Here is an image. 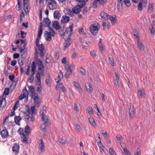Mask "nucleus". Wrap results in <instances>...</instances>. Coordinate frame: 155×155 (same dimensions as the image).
<instances>
[{
  "label": "nucleus",
  "mask_w": 155,
  "mask_h": 155,
  "mask_svg": "<svg viewBox=\"0 0 155 155\" xmlns=\"http://www.w3.org/2000/svg\"><path fill=\"white\" fill-rule=\"evenodd\" d=\"M86 4V2L83 0L80 5H77L75 7L72 8V11L74 13L77 14L78 13L81 11V8H82Z\"/></svg>",
  "instance_id": "nucleus-1"
},
{
  "label": "nucleus",
  "mask_w": 155,
  "mask_h": 155,
  "mask_svg": "<svg viewBox=\"0 0 155 155\" xmlns=\"http://www.w3.org/2000/svg\"><path fill=\"white\" fill-rule=\"evenodd\" d=\"M46 2L51 9H54L57 8L56 2L54 0H46Z\"/></svg>",
  "instance_id": "nucleus-2"
},
{
  "label": "nucleus",
  "mask_w": 155,
  "mask_h": 155,
  "mask_svg": "<svg viewBox=\"0 0 155 155\" xmlns=\"http://www.w3.org/2000/svg\"><path fill=\"white\" fill-rule=\"evenodd\" d=\"M73 29V25H71L69 26L68 28H66L64 34V36L68 37V38L72 34V31Z\"/></svg>",
  "instance_id": "nucleus-3"
},
{
  "label": "nucleus",
  "mask_w": 155,
  "mask_h": 155,
  "mask_svg": "<svg viewBox=\"0 0 155 155\" xmlns=\"http://www.w3.org/2000/svg\"><path fill=\"white\" fill-rule=\"evenodd\" d=\"M29 0H23V3L24 5L23 9L24 10L25 12L28 14L29 13L30 8L28 6V2Z\"/></svg>",
  "instance_id": "nucleus-4"
},
{
  "label": "nucleus",
  "mask_w": 155,
  "mask_h": 155,
  "mask_svg": "<svg viewBox=\"0 0 155 155\" xmlns=\"http://www.w3.org/2000/svg\"><path fill=\"white\" fill-rule=\"evenodd\" d=\"M98 30V28L93 25H91L90 27V31L94 35H96L97 34Z\"/></svg>",
  "instance_id": "nucleus-5"
},
{
  "label": "nucleus",
  "mask_w": 155,
  "mask_h": 155,
  "mask_svg": "<svg viewBox=\"0 0 155 155\" xmlns=\"http://www.w3.org/2000/svg\"><path fill=\"white\" fill-rule=\"evenodd\" d=\"M129 115L130 118L133 119L134 117V106L132 104L130 103V108L129 109Z\"/></svg>",
  "instance_id": "nucleus-6"
},
{
  "label": "nucleus",
  "mask_w": 155,
  "mask_h": 155,
  "mask_svg": "<svg viewBox=\"0 0 155 155\" xmlns=\"http://www.w3.org/2000/svg\"><path fill=\"white\" fill-rule=\"evenodd\" d=\"M35 59L37 62V64L38 65L42 64V62L41 60L39 58H38V51L37 49L36 48H35Z\"/></svg>",
  "instance_id": "nucleus-7"
},
{
  "label": "nucleus",
  "mask_w": 155,
  "mask_h": 155,
  "mask_svg": "<svg viewBox=\"0 0 155 155\" xmlns=\"http://www.w3.org/2000/svg\"><path fill=\"white\" fill-rule=\"evenodd\" d=\"M107 0H95L93 2V7L94 8H96L97 7L98 5L97 2L100 1V4L101 5L105 3Z\"/></svg>",
  "instance_id": "nucleus-8"
},
{
  "label": "nucleus",
  "mask_w": 155,
  "mask_h": 155,
  "mask_svg": "<svg viewBox=\"0 0 155 155\" xmlns=\"http://www.w3.org/2000/svg\"><path fill=\"white\" fill-rule=\"evenodd\" d=\"M33 98L34 103L37 106H38L39 104V99L37 94L35 93L34 95Z\"/></svg>",
  "instance_id": "nucleus-9"
},
{
  "label": "nucleus",
  "mask_w": 155,
  "mask_h": 155,
  "mask_svg": "<svg viewBox=\"0 0 155 155\" xmlns=\"http://www.w3.org/2000/svg\"><path fill=\"white\" fill-rule=\"evenodd\" d=\"M1 137L3 138H5L9 136L8 133L7 129H5L0 132Z\"/></svg>",
  "instance_id": "nucleus-10"
},
{
  "label": "nucleus",
  "mask_w": 155,
  "mask_h": 155,
  "mask_svg": "<svg viewBox=\"0 0 155 155\" xmlns=\"http://www.w3.org/2000/svg\"><path fill=\"white\" fill-rule=\"evenodd\" d=\"M21 42V47H20L19 48V51L21 53H22L21 55L22 56L24 54V50L25 48V44L24 43V41L21 39L20 40Z\"/></svg>",
  "instance_id": "nucleus-11"
},
{
  "label": "nucleus",
  "mask_w": 155,
  "mask_h": 155,
  "mask_svg": "<svg viewBox=\"0 0 155 155\" xmlns=\"http://www.w3.org/2000/svg\"><path fill=\"white\" fill-rule=\"evenodd\" d=\"M44 34L45 35V39L48 41H50L51 39V32H49L47 31H44Z\"/></svg>",
  "instance_id": "nucleus-12"
},
{
  "label": "nucleus",
  "mask_w": 155,
  "mask_h": 155,
  "mask_svg": "<svg viewBox=\"0 0 155 155\" xmlns=\"http://www.w3.org/2000/svg\"><path fill=\"white\" fill-rule=\"evenodd\" d=\"M43 23L44 27H49L51 21L48 18H44L43 19Z\"/></svg>",
  "instance_id": "nucleus-13"
},
{
  "label": "nucleus",
  "mask_w": 155,
  "mask_h": 155,
  "mask_svg": "<svg viewBox=\"0 0 155 155\" xmlns=\"http://www.w3.org/2000/svg\"><path fill=\"white\" fill-rule=\"evenodd\" d=\"M19 145L17 143H15L12 148V150L13 152L16 154H18L19 152Z\"/></svg>",
  "instance_id": "nucleus-14"
},
{
  "label": "nucleus",
  "mask_w": 155,
  "mask_h": 155,
  "mask_svg": "<svg viewBox=\"0 0 155 155\" xmlns=\"http://www.w3.org/2000/svg\"><path fill=\"white\" fill-rule=\"evenodd\" d=\"M73 84L76 88L78 89V91L80 92L82 91V89L81 88V86L78 82L75 81H74Z\"/></svg>",
  "instance_id": "nucleus-15"
},
{
  "label": "nucleus",
  "mask_w": 155,
  "mask_h": 155,
  "mask_svg": "<svg viewBox=\"0 0 155 155\" xmlns=\"http://www.w3.org/2000/svg\"><path fill=\"white\" fill-rule=\"evenodd\" d=\"M53 27L56 30H58L60 28V27L59 25V23L57 21L53 22Z\"/></svg>",
  "instance_id": "nucleus-16"
},
{
  "label": "nucleus",
  "mask_w": 155,
  "mask_h": 155,
  "mask_svg": "<svg viewBox=\"0 0 155 155\" xmlns=\"http://www.w3.org/2000/svg\"><path fill=\"white\" fill-rule=\"evenodd\" d=\"M110 15L103 11L101 12L100 13V16L101 18L105 19H108Z\"/></svg>",
  "instance_id": "nucleus-17"
},
{
  "label": "nucleus",
  "mask_w": 155,
  "mask_h": 155,
  "mask_svg": "<svg viewBox=\"0 0 155 155\" xmlns=\"http://www.w3.org/2000/svg\"><path fill=\"white\" fill-rule=\"evenodd\" d=\"M145 95V91L144 90H140L138 91L137 95L140 98H142Z\"/></svg>",
  "instance_id": "nucleus-18"
},
{
  "label": "nucleus",
  "mask_w": 155,
  "mask_h": 155,
  "mask_svg": "<svg viewBox=\"0 0 155 155\" xmlns=\"http://www.w3.org/2000/svg\"><path fill=\"white\" fill-rule=\"evenodd\" d=\"M46 83L48 85L50 84L52 79L49 74H48L46 77Z\"/></svg>",
  "instance_id": "nucleus-19"
},
{
  "label": "nucleus",
  "mask_w": 155,
  "mask_h": 155,
  "mask_svg": "<svg viewBox=\"0 0 155 155\" xmlns=\"http://www.w3.org/2000/svg\"><path fill=\"white\" fill-rule=\"evenodd\" d=\"M62 19L61 20V22L62 23H66L69 21V17L65 15L63 16L62 17Z\"/></svg>",
  "instance_id": "nucleus-20"
},
{
  "label": "nucleus",
  "mask_w": 155,
  "mask_h": 155,
  "mask_svg": "<svg viewBox=\"0 0 155 155\" xmlns=\"http://www.w3.org/2000/svg\"><path fill=\"white\" fill-rule=\"evenodd\" d=\"M108 19L110 20L111 23L113 25H115L117 22L116 18L115 17H113L110 15Z\"/></svg>",
  "instance_id": "nucleus-21"
},
{
  "label": "nucleus",
  "mask_w": 155,
  "mask_h": 155,
  "mask_svg": "<svg viewBox=\"0 0 155 155\" xmlns=\"http://www.w3.org/2000/svg\"><path fill=\"white\" fill-rule=\"evenodd\" d=\"M15 124L19 125H20V124L19 123V122L21 120V117L19 116H15Z\"/></svg>",
  "instance_id": "nucleus-22"
},
{
  "label": "nucleus",
  "mask_w": 155,
  "mask_h": 155,
  "mask_svg": "<svg viewBox=\"0 0 155 155\" xmlns=\"http://www.w3.org/2000/svg\"><path fill=\"white\" fill-rule=\"evenodd\" d=\"M40 143L39 144V149L41 151H42L44 148V142L42 139L40 140Z\"/></svg>",
  "instance_id": "nucleus-23"
},
{
  "label": "nucleus",
  "mask_w": 155,
  "mask_h": 155,
  "mask_svg": "<svg viewBox=\"0 0 155 155\" xmlns=\"http://www.w3.org/2000/svg\"><path fill=\"white\" fill-rule=\"evenodd\" d=\"M86 88L87 91L89 92H91L92 91V87L90 84L89 83L86 84Z\"/></svg>",
  "instance_id": "nucleus-24"
},
{
  "label": "nucleus",
  "mask_w": 155,
  "mask_h": 155,
  "mask_svg": "<svg viewBox=\"0 0 155 155\" xmlns=\"http://www.w3.org/2000/svg\"><path fill=\"white\" fill-rule=\"evenodd\" d=\"M60 13L59 11L56 10L54 13V17L55 19H59L60 16Z\"/></svg>",
  "instance_id": "nucleus-25"
},
{
  "label": "nucleus",
  "mask_w": 155,
  "mask_h": 155,
  "mask_svg": "<svg viewBox=\"0 0 155 155\" xmlns=\"http://www.w3.org/2000/svg\"><path fill=\"white\" fill-rule=\"evenodd\" d=\"M89 120L91 125H92L93 126H96V124L95 122L94 119L92 116H91L89 118Z\"/></svg>",
  "instance_id": "nucleus-26"
},
{
  "label": "nucleus",
  "mask_w": 155,
  "mask_h": 155,
  "mask_svg": "<svg viewBox=\"0 0 155 155\" xmlns=\"http://www.w3.org/2000/svg\"><path fill=\"white\" fill-rule=\"evenodd\" d=\"M137 46L138 47V48L139 50L142 51L143 50V46L141 42L140 41H137Z\"/></svg>",
  "instance_id": "nucleus-27"
},
{
  "label": "nucleus",
  "mask_w": 155,
  "mask_h": 155,
  "mask_svg": "<svg viewBox=\"0 0 155 155\" xmlns=\"http://www.w3.org/2000/svg\"><path fill=\"white\" fill-rule=\"evenodd\" d=\"M63 78V74L62 72L61 71H59V73L58 74V81H56L57 82H58L61 81V79Z\"/></svg>",
  "instance_id": "nucleus-28"
},
{
  "label": "nucleus",
  "mask_w": 155,
  "mask_h": 155,
  "mask_svg": "<svg viewBox=\"0 0 155 155\" xmlns=\"http://www.w3.org/2000/svg\"><path fill=\"white\" fill-rule=\"evenodd\" d=\"M41 118L44 121V125H45L48 123V120L47 116L45 115H44L43 116H41Z\"/></svg>",
  "instance_id": "nucleus-29"
},
{
  "label": "nucleus",
  "mask_w": 155,
  "mask_h": 155,
  "mask_svg": "<svg viewBox=\"0 0 155 155\" xmlns=\"http://www.w3.org/2000/svg\"><path fill=\"white\" fill-rule=\"evenodd\" d=\"M102 39L101 38H100L99 39V42L98 44L100 50L101 52H102V51H103V46L102 44Z\"/></svg>",
  "instance_id": "nucleus-30"
},
{
  "label": "nucleus",
  "mask_w": 155,
  "mask_h": 155,
  "mask_svg": "<svg viewBox=\"0 0 155 155\" xmlns=\"http://www.w3.org/2000/svg\"><path fill=\"white\" fill-rule=\"evenodd\" d=\"M23 137L22 142L26 144L28 143V142L27 140L26 136L23 132L22 133Z\"/></svg>",
  "instance_id": "nucleus-31"
},
{
  "label": "nucleus",
  "mask_w": 155,
  "mask_h": 155,
  "mask_svg": "<svg viewBox=\"0 0 155 155\" xmlns=\"http://www.w3.org/2000/svg\"><path fill=\"white\" fill-rule=\"evenodd\" d=\"M117 9H120L121 8H122V5H123V2L122 1H117Z\"/></svg>",
  "instance_id": "nucleus-32"
},
{
  "label": "nucleus",
  "mask_w": 155,
  "mask_h": 155,
  "mask_svg": "<svg viewBox=\"0 0 155 155\" xmlns=\"http://www.w3.org/2000/svg\"><path fill=\"white\" fill-rule=\"evenodd\" d=\"M29 91L31 92V94L34 96V94L35 90L33 86L31 85L29 87Z\"/></svg>",
  "instance_id": "nucleus-33"
},
{
  "label": "nucleus",
  "mask_w": 155,
  "mask_h": 155,
  "mask_svg": "<svg viewBox=\"0 0 155 155\" xmlns=\"http://www.w3.org/2000/svg\"><path fill=\"white\" fill-rule=\"evenodd\" d=\"M36 46L38 47V49L39 51H43L44 50L45 46L42 44H39Z\"/></svg>",
  "instance_id": "nucleus-34"
},
{
  "label": "nucleus",
  "mask_w": 155,
  "mask_h": 155,
  "mask_svg": "<svg viewBox=\"0 0 155 155\" xmlns=\"http://www.w3.org/2000/svg\"><path fill=\"white\" fill-rule=\"evenodd\" d=\"M149 28L150 33L151 34H153L155 33V29L153 25H151Z\"/></svg>",
  "instance_id": "nucleus-35"
},
{
  "label": "nucleus",
  "mask_w": 155,
  "mask_h": 155,
  "mask_svg": "<svg viewBox=\"0 0 155 155\" xmlns=\"http://www.w3.org/2000/svg\"><path fill=\"white\" fill-rule=\"evenodd\" d=\"M35 74L34 73L31 72V74L28 79L29 82L31 83H32L34 80V75Z\"/></svg>",
  "instance_id": "nucleus-36"
},
{
  "label": "nucleus",
  "mask_w": 155,
  "mask_h": 155,
  "mask_svg": "<svg viewBox=\"0 0 155 155\" xmlns=\"http://www.w3.org/2000/svg\"><path fill=\"white\" fill-rule=\"evenodd\" d=\"M121 146L124 150V153L126 155H131V153L126 148H124L121 145Z\"/></svg>",
  "instance_id": "nucleus-37"
},
{
  "label": "nucleus",
  "mask_w": 155,
  "mask_h": 155,
  "mask_svg": "<svg viewBox=\"0 0 155 155\" xmlns=\"http://www.w3.org/2000/svg\"><path fill=\"white\" fill-rule=\"evenodd\" d=\"M36 68L35 63L33 61L32 62L31 65V72L35 73V70L36 69Z\"/></svg>",
  "instance_id": "nucleus-38"
},
{
  "label": "nucleus",
  "mask_w": 155,
  "mask_h": 155,
  "mask_svg": "<svg viewBox=\"0 0 155 155\" xmlns=\"http://www.w3.org/2000/svg\"><path fill=\"white\" fill-rule=\"evenodd\" d=\"M124 2L125 5L128 7H129L131 5V3L130 0H124Z\"/></svg>",
  "instance_id": "nucleus-39"
},
{
  "label": "nucleus",
  "mask_w": 155,
  "mask_h": 155,
  "mask_svg": "<svg viewBox=\"0 0 155 155\" xmlns=\"http://www.w3.org/2000/svg\"><path fill=\"white\" fill-rule=\"evenodd\" d=\"M27 96V95L26 94L23 93V94H21L18 97V99L19 100H21L24 99L25 97L26 96Z\"/></svg>",
  "instance_id": "nucleus-40"
},
{
  "label": "nucleus",
  "mask_w": 155,
  "mask_h": 155,
  "mask_svg": "<svg viewBox=\"0 0 155 155\" xmlns=\"http://www.w3.org/2000/svg\"><path fill=\"white\" fill-rule=\"evenodd\" d=\"M73 65L72 64L70 65L69 66H68L67 68L66 66L65 67V69L66 70V71L71 72H72V70L71 68L73 67Z\"/></svg>",
  "instance_id": "nucleus-41"
},
{
  "label": "nucleus",
  "mask_w": 155,
  "mask_h": 155,
  "mask_svg": "<svg viewBox=\"0 0 155 155\" xmlns=\"http://www.w3.org/2000/svg\"><path fill=\"white\" fill-rule=\"evenodd\" d=\"M116 138L117 140L120 141V143L123 139L122 137L120 134H118L116 136Z\"/></svg>",
  "instance_id": "nucleus-42"
},
{
  "label": "nucleus",
  "mask_w": 155,
  "mask_h": 155,
  "mask_svg": "<svg viewBox=\"0 0 155 155\" xmlns=\"http://www.w3.org/2000/svg\"><path fill=\"white\" fill-rule=\"evenodd\" d=\"M9 89L8 87H6L4 90V91L3 92L4 94H5V95H8L9 94Z\"/></svg>",
  "instance_id": "nucleus-43"
},
{
  "label": "nucleus",
  "mask_w": 155,
  "mask_h": 155,
  "mask_svg": "<svg viewBox=\"0 0 155 155\" xmlns=\"http://www.w3.org/2000/svg\"><path fill=\"white\" fill-rule=\"evenodd\" d=\"M31 114H36V112L35 110V107L34 106H32L31 108Z\"/></svg>",
  "instance_id": "nucleus-44"
},
{
  "label": "nucleus",
  "mask_w": 155,
  "mask_h": 155,
  "mask_svg": "<svg viewBox=\"0 0 155 155\" xmlns=\"http://www.w3.org/2000/svg\"><path fill=\"white\" fill-rule=\"evenodd\" d=\"M109 152L110 154L112 155H115V152L113 148H110L109 150Z\"/></svg>",
  "instance_id": "nucleus-45"
},
{
  "label": "nucleus",
  "mask_w": 155,
  "mask_h": 155,
  "mask_svg": "<svg viewBox=\"0 0 155 155\" xmlns=\"http://www.w3.org/2000/svg\"><path fill=\"white\" fill-rule=\"evenodd\" d=\"M143 6L141 2H140L138 5V9L140 11L142 9Z\"/></svg>",
  "instance_id": "nucleus-46"
},
{
  "label": "nucleus",
  "mask_w": 155,
  "mask_h": 155,
  "mask_svg": "<svg viewBox=\"0 0 155 155\" xmlns=\"http://www.w3.org/2000/svg\"><path fill=\"white\" fill-rule=\"evenodd\" d=\"M42 32V29H38V37L40 38L41 36Z\"/></svg>",
  "instance_id": "nucleus-47"
},
{
  "label": "nucleus",
  "mask_w": 155,
  "mask_h": 155,
  "mask_svg": "<svg viewBox=\"0 0 155 155\" xmlns=\"http://www.w3.org/2000/svg\"><path fill=\"white\" fill-rule=\"evenodd\" d=\"M18 2V3L16 6V8L17 10H19L21 9V8L20 5V0H17Z\"/></svg>",
  "instance_id": "nucleus-48"
},
{
  "label": "nucleus",
  "mask_w": 155,
  "mask_h": 155,
  "mask_svg": "<svg viewBox=\"0 0 155 155\" xmlns=\"http://www.w3.org/2000/svg\"><path fill=\"white\" fill-rule=\"evenodd\" d=\"M30 127L28 126H26L25 128V132L28 133L30 132Z\"/></svg>",
  "instance_id": "nucleus-49"
},
{
  "label": "nucleus",
  "mask_w": 155,
  "mask_h": 155,
  "mask_svg": "<svg viewBox=\"0 0 155 155\" xmlns=\"http://www.w3.org/2000/svg\"><path fill=\"white\" fill-rule=\"evenodd\" d=\"M101 133L103 135L104 137L108 136V134L106 130H102Z\"/></svg>",
  "instance_id": "nucleus-50"
},
{
  "label": "nucleus",
  "mask_w": 155,
  "mask_h": 155,
  "mask_svg": "<svg viewBox=\"0 0 155 155\" xmlns=\"http://www.w3.org/2000/svg\"><path fill=\"white\" fill-rule=\"evenodd\" d=\"M87 110L88 113L90 115H92L93 110L92 108L91 107H89L87 108Z\"/></svg>",
  "instance_id": "nucleus-51"
},
{
  "label": "nucleus",
  "mask_w": 155,
  "mask_h": 155,
  "mask_svg": "<svg viewBox=\"0 0 155 155\" xmlns=\"http://www.w3.org/2000/svg\"><path fill=\"white\" fill-rule=\"evenodd\" d=\"M153 5L150 4H149V6H148V11L149 12V10H150V11H152L153 9Z\"/></svg>",
  "instance_id": "nucleus-52"
},
{
  "label": "nucleus",
  "mask_w": 155,
  "mask_h": 155,
  "mask_svg": "<svg viewBox=\"0 0 155 155\" xmlns=\"http://www.w3.org/2000/svg\"><path fill=\"white\" fill-rule=\"evenodd\" d=\"M58 141L62 144H64L66 142L65 140L61 138H60L58 140Z\"/></svg>",
  "instance_id": "nucleus-53"
},
{
  "label": "nucleus",
  "mask_w": 155,
  "mask_h": 155,
  "mask_svg": "<svg viewBox=\"0 0 155 155\" xmlns=\"http://www.w3.org/2000/svg\"><path fill=\"white\" fill-rule=\"evenodd\" d=\"M68 14L69 15L71 16H73L74 15V13L70 9H68L67 10V12Z\"/></svg>",
  "instance_id": "nucleus-54"
},
{
  "label": "nucleus",
  "mask_w": 155,
  "mask_h": 155,
  "mask_svg": "<svg viewBox=\"0 0 155 155\" xmlns=\"http://www.w3.org/2000/svg\"><path fill=\"white\" fill-rule=\"evenodd\" d=\"M18 63L19 66H22L23 65L24 63L22 59L20 58L18 60Z\"/></svg>",
  "instance_id": "nucleus-55"
},
{
  "label": "nucleus",
  "mask_w": 155,
  "mask_h": 155,
  "mask_svg": "<svg viewBox=\"0 0 155 155\" xmlns=\"http://www.w3.org/2000/svg\"><path fill=\"white\" fill-rule=\"evenodd\" d=\"M38 66V70H44L45 67H44V66L43 65V64L39 65Z\"/></svg>",
  "instance_id": "nucleus-56"
},
{
  "label": "nucleus",
  "mask_w": 155,
  "mask_h": 155,
  "mask_svg": "<svg viewBox=\"0 0 155 155\" xmlns=\"http://www.w3.org/2000/svg\"><path fill=\"white\" fill-rule=\"evenodd\" d=\"M70 44L69 43V42L67 41H65V45L64 46V49H65L66 48L68 47L70 45Z\"/></svg>",
  "instance_id": "nucleus-57"
},
{
  "label": "nucleus",
  "mask_w": 155,
  "mask_h": 155,
  "mask_svg": "<svg viewBox=\"0 0 155 155\" xmlns=\"http://www.w3.org/2000/svg\"><path fill=\"white\" fill-rule=\"evenodd\" d=\"M71 73L72 72H71L66 71L64 77L66 78H68L69 76H70L71 74Z\"/></svg>",
  "instance_id": "nucleus-58"
},
{
  "label": "nucleus",
  "mask_w": 155,
  "mask_h": 155,
  "mask_svg": "<svg viewBox=\"0 0 155 155\" xmlns=\"http://www.w3.org/2000/svg\"><path fill=\"white\" fill-rule=\"evenodd\" d=\"M49 31H50V32H51L52 36H54L55 34V33L54 31V30L52 28H51V27H49Z\"/></svg>",
  "instance_id": "nucleus-59"
},
{
  "label": "nucleus",
  "mask_w": 155,
  "mask_h": 155,
  "mask_svg": "<svg viewBox=\"0 0 155 155\" xmlns=\"http://www.w3.org/2000/svg\"><path fill=\"white\" fill-rule=\"evenodd\" d=\"M30 115V114H27L26 113H25L24 114V116L25 119L26 120L30 118V116L29 115Z\"/></svg>",
  "instance_id": "nucleus-60"
},
{
  "label": "nucleus",
  "mask_w": 155,
  "mask_h": 155,
  "mask_svg": "<svg viewBox=\"0 0 155 155\" xmlns=\"http://www.w3.org/2000/svg\"><path fill=\"white\" fill-rule=\"evenodd\" d=\"M109 61L110 64L112 65L113 66H114V61L112 58H109Z\"/></svg>",
  "instance_id": "nucleus-61"
},
{
  "label": "nucleus",
  "mask_w": 155,
  "mask_h": 155,
  "mask_svg": "<svg viewBox=\"0 0 155 155\" xmlns=\"http://www.w3.org/2000/svg\"><path fill=\"white\" fill-rule=\"evenodd\" d=\"M25 16V14L24 12H21L20 15V21L22 20L23 18Z\"/></svg>",
  "instance_id": "nucleus-62"
},
{
  "label": "nucleus",
  "mask_w": 155,
  "mask_h": 155,
  "mask_svg": "<svg viewBox=\"0 0 155 155\" xmlns=\"http://www.w3.org/2000/svg\"><path fill=\"white\" fill-rule=\"evenodd\" d=\"M141 150L139 148H137V152L134 155H141L140 154Z\"/></svg>",
  "instance_id": "nucleus-63"
},
{
  "label": "nucleus",
  "mask_w": 155,
  "mask_h": 155,
  "mask_svg": "<svg viewBox=\"0 0 155 155\" xmlns=\"http://www.w3.org/2000/svg\"><path fill=\"white\" fill-rule=\"evenodd\" d=\"M80 71L82 74L84 75L86 74L85 71L84 69L82 67H81L80 69Z\"/></svg>",
  "instance_id": "nucleus-64"
}]
</instances>
